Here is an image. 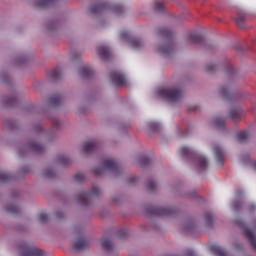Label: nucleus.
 <instances>
[{
	"instance_id": "7ed1b4c3",
	"label": "nucleus",
	"mask_w": 256,
	"mask_h": 256,
	"mask_svg": "<svg viewBox=\"0 0 256 256\" xmlns=\"http://www.w3.org/2000/svg\"><path fill=\"white\" fill-rule=\"evenodd\" d=\"M158 95L162 97V99H167L171 103H176V101H180L183 96L181 89L179 88H160L158 90Z\"/></svg>"
},
{
	"instance_id": "37998d69",
	"label": "nucleus",
	"mask_w": 256,
	"mask_h": 256,
	"mask_svg": "<svg viewBox=\"0 0 256 256\" xmlns=\"http://www.w3.org/2000/svg\"><path fill=\"white\" fill-rule=\"evenodd\" d=\"M248 209H249V211H255L256 207H255L254 204H250V205L248 206Z\"/></svg>"
},
{
	"instance_id": "6ab92c4d",
	"label": "nucleus",
	"mask_w": 256,
	"mask_h": 256,
	"mask_svg": "<svg viewBox=\"0 0 256 256\" xmlns=\"http://www.w3.org/2000/svg\"><path fill=\"white\" fill-rule=\"evenodd\" d=\"M179 154L182 155V157H191L193 150L187 146H182L179 149Z\"/></svg>"
},
{
	"instance_id": "7c9ffc66",
	"label": "nucleus",
	"mask_w": 256,
	"mask_h": 256,
	"mask_svg": "<svg viewBox=\"0 0 256 256\" xmlns=\"http://www.w3.org/2000/svg\"><path fill=\"white\" fill-rule=\"evenodd\" d=\"M154 9L157 13H165V6L161 2H155Z\"/></svg>"
},
{
	"instance_id": "864d4df0",
	"label": "nucleus",
	"mask_w": 256,
	"mask_h": 256,
	"mask_svg": "<svg viewBox=\"0 0 256 256\" xmlns=\"http://www.w3.org/2000/svg\"><path fill=\"white\" fill-rule=\"evenodd\" d=\"M200 161H207V159L206 158H201Z\"/></svg>"
},
{
	"instance_id": "b1692460",
	"label": "nucleus",
	"mask_w": 256,
	"mask_h": 256,
	"mask_svg": "<svg viewBox=\"0 0 256 256\" xmlns=\"http://www.w3.org/2000/svg\"><path fill=\"white\" fill-rule=\"evenodd\" d=\"M236 25L240 27V29H243L245 27V14H239L236 19Z\"/></svg>"
},
{
	"instance_id": "20e7f679",
	"label": "nucleus",
	"mask_w": 256,
	"mask_h": 256,
	"mask_svg": "<svg viewBox=\"0 0 256 256\" xmlns=\"http://www.w3.org/2000/svg\"><path fill=\"white\" fill-rule=\"evenodd\" d=\"M113 173L117 175V173H121V168L117 166V162L115 161H107L104 162L103 166H98L93 169V173L96 176L103 175V173Z\"/></svg>"
},
{
	"instance_id": "f3484780",
	"label": "nucleus",
	"mask_w": 256,
	"mask_h": 256,
	"mask_svg": "<svg viewBox=\"0 0 256 256\" xmlns=\"http://www.w3.org/2000/svg\"><path fill=\"white\" fill-rule=\"evenodd\" d=\"M102 248H103V251H105L106 253H111L113 251V244L111 243V240L103 239Z\"/></svg>"
},
{
	"instance_id": "8fccbe9b",
	"label": "nucleus",
	"mask_w": 256,
	"mask_h": 256,
	"mask_svg": "<svg viewBox=\"0 0 256 256\" xmlns=\"http://www.w3.org/2000/svg\"><path fill=\"white\" fill-rule=\"evenodd\" d=\"M56 217H58L59 219H61V217H63V213L57 212V213H56Z\"/></svg>"
},
{
	"instance_id": "4468645a",
	"label": "nucleus",
	"mask_w": 256,
	"mask_h": 256,
	"mask_svg": "<svg viewBox=\"0 0 256 256\" xmlns=\"http://www.w3.org/2000/svg\"><path fill=\"white\" fill-rule=\"evenodd\" d=\"M82 149L84 153H91L97 149V142L95 140L87 141L83 144Z\"/></svg>"
},
{
	"instance_id": "423d86ee",
	"label": "nucleus",
	"mask_w": 256,
	"mask_h": 256,
	"mask_svg": "<svg viewBox=\"0 0 256 256\" xmlns=\"http://www.w3.org/2000/svg\"><path fill=\"white\" fill-rule=\"evenodd\" d=\"M120 39H123L124 41H129L132 49H141V47H143L142 40L139 38H131L129 32L127 31H122L120 33Z\"/></svg>"
},
{
	"instance_id": "473e14b6",
	"label": "nucleus",
	"mask_w": 256,
	"mask_h": 256,
	"mask_svg": "<svg viewBox=\"0 0 256 256\" xmlns=\"http://www.w3.org/2000/svg\"><path fill=\"white\" fill-rule=\"evenodd\" d=\"M205 222L206 225H213V214L211 212L205 213Z\"/></svg>"
},
{
	"instance_id": "9d476101",
	"label": "nucleus",
	"mask_w": 256,
	"mask_h": 256,
	"mask_svg": "<svg viewBox=\"0 0 256 256\" xmlns=\"http://www.w3.org/2000/svg\"><path fill=\"white\" fill-rule=\"evenodd\" d=\"M72 247L75 251H85V249H89V240L83 234H80Z\"/></svg>"
},
{
	"instance_id": "58836bf2",
	"label": "nucleus",
	"mask_w": 256,
	"mask_h": 256,
	"mask_svg": "<svg viewBox=\"0 0 256 256\" xmlns=\"http://www.w3.org/2000/svg\"><path fill=\"white\" fill-rule=\"evenodd\" d=\"M198 167H199V169H207V167H209V162H207V161H200L198 163Z\"/></svg>"
},
{
	"instance_id": "f704fd0d",
	"label": "nucleus",
	"mask_w": 256,
	"mask_h": 256,
	"mask_svg": "<svg viewBox=\"0 0 256 256\" xmlns=\"http://www.w3.org/2000/svg\"><path fill=\"white\" fill-rule=\"evenodd\" d=\"M214 125L216 127H225V120L224 119H221V118H216L214 120Z\"/></svg>"
},
{
	"instance_id": "a18cd8bd",
	"label": "nucleus",
	"mask_w": 256,
	"mask_h": 256,
	"mask_svg": "<svg viewBox=\"0 0 256 256\" xmlns=\"http://www.w3.org/2000/svg\"><path fill=\"white\" fill-rule=\"evenodd\" d=\"M187 256H195V252L193 250H188Z\"/></svg>"
},
{
	"instance_id": "9b49d317",
	"label": "nucleus",
	"mask_w": 256,
	"mask_h": 256,
	"mask_svg": "<svg viewBox=\"0 0 256 256\" xmlns=\"http://www.w3.org/2000/svg\"><path fill=\"white\" fill-rule=\"evenodd\" d=\"M243 233L246 239H248L252 249L256 251V237L253 231H251L249 228H243Z\"/></svg>"
},
{
	"instance_id": "ddd939ff",
	"label": "nucleus",
	"mask_w": 256,
	"mask_h": 256,
	"mask_svg": "<svg viewBox=\"0 0 256 256\" xmlns=\"http://www.w3.org/2000/svg\"><path fill=\"white\" fill-rule=\"evenodd\" d=\"M188 41L194 45H199L203 43V36L201 34H197L196 32H190L188 34Z\"/></svg>"
},
{
	"instance_id": "c85d7f7f",
	"label": "nucleus",
	"mask_w": 256,
	"mask_h": 256,
	"mask_svg": "<svg viewBox=\"0 0 256 256\" xmlns=\"http://www.w3.org/2000/svg\"><path fill=\"white\" fill-rule=\"evenodd\" d=\"M55 0H37V7H47V5H51Z\"/></svg>"
},
{
	"instance_id": "de8ad7c7",
	"label": "nucleus",
	"mask_w": 256,
	"mask_h": 256,
	"mask_svg": "<svg viewBox=\"0 0 256 256\" xmlns=\"http://www.w3.org/2000/svg\"><path fill=\"white\" fill-rule=\"evenodd\" d=\"M135 181H137V178H136V177H133V178H130V179H129V183H135Z\"/></svg>"
},
{
	"instance_id": "72a5a7b5",
	"label": "nucleus",
	"mask_w": 256,
	"mask_h": 256,
	"mask_svg": "<svg viewBox=\"0 0 256 256\" xmlns=\"http://www.w3.org/2000/svg\"><path fill=\"white\" fill-rule=\"evenodd\" d=\"M49 219V216L46 213H40L38 215V221H40V223H47V220Z\"/></svg>"
},
{
	"instance_id": "5fc2aeb1",
	"label": "nucleus",
	"mask_w": 256,
	"mask_h": 256,
	"mask_svg": "<svg viewBox=\"0 0 256 256\" xmlns=\"http://www.w3.org/2000/svg\"><path fill=\"white\" fill-rule=\"evenodd\" d=\"M219 163H220L221 167H223V161H220Z\"/></svg>"
},
{
	"instance_id": "6e6d98bb",
	"label": "nucleus",
	"mask_w": 256,
	"mask_h": 256,
	"mask_svg": "<svg viewBox=\"0 0 256 256\" xmlns=\"http://www.w3.org/2000/svg\"><path fill=\"white\" fill-rule=\"evenodd\" d=\"M254 169H255V171H256V162L254 163Z\"/></svg>"
},
{
	"instance_id": "2f4dec72",
	"label": "nucleus",
	"mask_w": 256,
	"mask_h": 256,
	"mask_svg": "<svg viewBox=\"0 0 256 256\" xmlns=\"http://www.w3.org/2000/svg\"><path fill=\"white\" fill-rule=\"evenodd\" d=\"M129 235V229L127 228H122L118 231V237L119 239H125Z\"/></svg>"
},
{
	"instance_id": "f03ea898",
	"label": "nucleus",
	"mask_w": 256,
	"mask_h": 256,
	"mask_svg": "<svg viewBox=\"0 0 256 256\" xmlns=\"http://www.w3.org/2000/svg\"><path fill=\"white\" fill-rule=\"evenodd\" d=\"M103 11H111L115 15H123L125 9H123V6L121 5L112 6L105 2L96 3L90 7V13H93L94 15H97L98 13H103Z\"/></svg>"
},
{
	"instance_id": "bb28decb",
	"label": "nucleus",
	"mask_w": 256,
	"mask_h": 256,
	"mask_svg": "<svg viewBox=\"0 0 256 256\" xmlns=\"http://www.w3.org/2000/svg\"><path fill=\"white\" fill-rule=\"evenodd\" d=\"M4 105H6V107H15V105H17V97L12 96V97L8 98L4 102Z\"/></svg>"
},
{
	"instance_id": "412c9836",
	"label": "nucleus",
	"mask_w": 256,
	"mask_h": 256,
	"mask_svg": "<svg viewBox=\"0 0 256 256\" xmlns=\"http://www.w3.org/2000/svg\"><path fill=\"white\" fill-rule=\"evenodd\" d=\"M211 251L216 256H227V252L219 246H211Z\"/></svg>"
},
{
	"instance_id": "cd10ccee",
	"label": "nucleus",
	"mask_w": 256,
	"mask_h": 256,
	"mask_svg": "<svg viewBox=\"0 0 256 256\" xmlns=\"http://www.w3.org/2000/svg\"><path fill=\"white\" fill-rule=\"evenodd\" d=\"M247 139H249V133H247V131L238 133L237 141H239L240 143H243L244 141H247Z\"/></svg>"
},
{
	"instance_id": "4c0bfd02",
	"label": "nucleus",
	"mask_w": 256,
	"mask_h": 256,
	"mask_svg": "<svg viewBox=\"0 0 256 256\" xmlns=\"http://www.w3.org/2000/svg\"><path fill=\"white\" fill-rule=\"evenodd\" d=\"M220 95L224 98H227V96L229 95V87L220 88Z\"/></svg>"
},
{
	"instance_id": "a878e982",
	"label": "nucleus",
	"mask_w": 256,
	"mask_h": 256,
	"mask_svg": "<svg viewBox=\"0 0 256 256\" xmlns=\"http://www.w3.org/2000/svg\"><path fill=\"white\" fill-rule=\"evenodd\" d=\"M5 210L7 211V213H13L14 215L19 213V208L17 205L15 204H9L6 206Z\"/></svg>"
},
{
	"instance_id": "603ef678",
	"label": "nucleus",
	"mask_w": 256,
	"mask_h": 256,
	"mask_svg": "<svg viewBox=\"0 0 256 256\" xmlns=\"http://www.w3.org/2000/svg\"><path fill=\"white\" fill-rule=\"evenodd\" d=\"M37 130H38V131H42L41 126H38V127H37Z\"/></svg>"
},
{
	"instance_id": "c9c22d12",
	"label": "nucleus",
	"mask_w": 256,
	"mask_h": 256,
	"mask_svg": "<svg viewBox=\"0 0 256 256\" xmlns=\"http://www.w3.org/2000/svg\"><path fill=\"white\" fill-rule=\"evenodd\" d=\"M74 180L76 183H81V181H85V174L83 173H78L74 176Z\"/></svg>"
},
{
	"instance_id": "f257e3e1",
	"label": "nucleus",
	"mask_w": 256,
	"mask_h": 256,
	"mask_svg": "<svg viewBox=\"0 0 256 256\" xmlns=\"http://www.w3.org/2000/svg\"><path fill=\"white\" fill-rule=\"evenodd\" d=\"M159 35L161 37H164V39L167 40V43L158 47L156 51L160 55H171L173 51H175V47L173 46V40H171L173 37V32H171V30H168L167 28H161L159 30Z\"/></svg>"
},
{
	"instance_id": "a19ab883",
	"label": "nucleus",
	"mask_w": 256,
	"mask_h": 256,
	"mask_svg": "<svg viewBox=\"0 0 256 256\" xmlns=\"http://www.w3.org/2000/svg\"><path fill=\"white\" fill-rule=\"evenodd\" d=\"M58 161H69V156H67L65 154H60L58 156Z\"/></svg>"
},
{
	"instance_id": "f8f14e48",
	"label": "nucleus",
	"mask_w": 256,
	"mask_h": 256,
	"mask_svg": "<svg viewBox=\"0 0 256 256\" xmlns=\"http://www.w3.org/2000/svg\"><path fill=\"white\" fill-rule=\"evenodd\" d=\"M27 151H32L33 153H43L45 151V146L39 144V142H30Z\"/></svg>"
},
{
	"instance_id": "5701e85b",
	"label": "nucleus",
	"mask_w": 256,
	"mask_h": 256,
	"mask_svg": "<svg viewBox=\"0 0 256 256\" xmlns=\"http://www.w3.org/2000/svg\"><path fill=\"white\" fill-rule=\"evenodd\" d=\"M81 75L82 77L89 78L91 75H93V69H91L89 66H84L81 68Z\"/></svg>"
},
{
	"instance_id": "dca6fc26",
	"label": "nucleus",
	"mask_w": 256,
	"mask_h": 256,
	"mask_svg": "<svg viewBox=\"0 0 256 256\" xmlns=\"http://www.w3.org/2000/svg\"><path fill=\"white\" fill-rule=\"evenodd\" d=\"M229 118L233 121H240L241 120V110L240 108H234L230 111Z\"/></svg>"
},
{
	"instance_id": "49530a36",
	"label": "nucleus",
	"mask_w": 256,
	"mask_h": 256,
	"mask_svg": "<svg viewBox=\"0 0 256 256\" xmlns=\"http://www.w3.org/2000/svg\"><path fill=\"white\" fill-rule=\"evenodd\" d=\"M53 126L59 127V120H53Z\"/></svg>"
},
{
	"instance_id": "6e6552de",
	"label": "nucleus",
	"mask_w": 256,
	"mask_h": 256,
	"mask_svg": "<svg viewBox=\"0 0 256 256\" xmlns=\"http://www.w3.org/2000/svg\"><path fill=\"white\" fill-rule=\"evenodd\" d=\"M21 255L22 256H43V250L36 248L34 246H29L24 244L21 247Z\"/></svg>"
},
{
	"instance_id": "c03bdc74",
	"label": "nucleus",
	"mask_w": 256,
	"mask_h": 256,
	"mask_svg": "<svg viewBox=\"0 0 256 256\" xmlns=\"http://www.w3.org/2000/svg\"><path fill=\"white\" fill-rule=\"evenodd\" d=\"M233 207H234V209H238V208L241 207V204H239V202H235V203L233 204Z\"/></svg>"
},
{
	"instance_id": "a211bd4d",
	"label": "nucleus",
	"mask_w": 256,
	"mask_h": 256,
	"mask_svg": "<svg viewBox=\"0 0 256 256\" xmlns=\"http://www.w3.org/2000/svg\"><path fill=\"white\" fill-rule=\"evenodd\" d=\"M60 103H63V97L61 95H54L50 98V105L52 107H59Z\"/></svg>"
},
{
	"instance_id": "4be33fe9",
	"label": "nucleus",
	"mask_w": 256,
	"mask_h": 256,
	"mask_svg": "<svg viewBox=\"0 0 256 256\" xmlns=\"http://www.w3.org/2000/svg\"><path fill=\"white\" fill-rule=\"evenodd\" d=\"M9 181H13V176L7 172H0V183H9Z\"/></svg>"
},
{
	"instance_id": "39448f33",
	"label": "nucleus",
	"mask_w": 256,
	"mask_h": 256,
	"mask_svg": "<svg viewBox=\"0 0 256 256\" xmlns=\"http://www.w3.org/2000/svg\"><path fill=\"white\" fill-rule=\"evenodd\" d=\"M176 209L173 207H157L152 206L148 208L149 215H156V217H169L175 213Z\"/></svg>"
},
{
	"instance_id": "c756f323",
	"label": "nucleus",
	"mask_w": 256,
	"mask_h": 256,
	"mask_svg": "<svg viewBox=\"0 0 256 256\" xmlns=\"http://www.w3.org/2000/svg\"><path fill=\"white\" fill-rule=\"evenodd\" d=\"M44 176L47 177V179H53V177L56 176L55 170L53 168H48L44 171Z\"/></svg>"
},
{
	"instance_id": "79ce46f5",
	"label": "nucleus",
	"mask_w": 256,
	"mask_h": 256,
	"mask_svg": "<svg viewBox=\"0 0 256 256\" xmlns=\"http://www.w3.org/2000/svg\"><path fill=\"white\" fill-rule=\"evenodd\" d=\"M235 223H236V225L238 227H242L243 228L245 226V224L243 223V220H241V219H236Z\"/></svg>"
},
{
	"instance_id": "393cba45",
	"label": "nucleus",
	"mask_w": 256,
	"mask_h": 256,
	"mask_svg": "<svg viewBox=\"0 0 256 256\" xmlns=\"http://www.w3.org/2000/svg\"><path fill=\"white\" fill-rule=\"evenodd\" d=\"M50 77L54 80L57 81V79H59V77H61V68L56 67L54 70H52L50 72Z\"/></svg>"
},
{
	"instance_id": "09e8293b",
	"label": "nucleus",
	"mask_w": 256,
	"mask_h": 256,
	"mask_svg": "<svg viewBox=\"0 0 256 256\" xmlns=\"http://www.w3.org/2000/svg\"><path fill=\"white\" fill-rule=\"evenodd\" d=\"M233 71H234V70H233L232 67H229V68L226 69V72H227V73H233Z\"/></svg>"
},
{
	"instance_id": "0eeeda50",
	"label": "nucleus",
	"mask_w": 256,
	"mask_h": 256,
	"mask_svg": "<svg viewBox=\"0 0 256 256\" xmlns=\"http://www.w3.org/2000/svg\"><path fill=\"white\" fill-rule=\"evenodd\" d=\"M100 193L99 187H93L90 192H81L78 195V201L81 205H87L89 197H97Z\"/></svg>"
},
{
	"instance_id": "3c124183",
	"label": "nucleus",
	"mask_w": 256,
	"mask_h": 256,
	"mask_svg": "<svg viewBox=\"0 0 256 256\" xmlns=\"http://www.w3.org/2000/svg\"><path fill=\"white\" fill-rule=\"evenodd\" d=\"M140 161H149V157L144 156V157H142V158L140 159Z\"/></svg>"
},
{
	"instance_id": "1a4fd4ad",
	"label": "nucleus",
	"mask_w": 256,
	"mask_h": 256,
	"mask_svg": "<svg viewBox=\"0 0 256 256\" xmlns=\"http://www.w3.org/2000/svg\"><path fill=\"white\" fill-rule=\"evenodd\" d=\"M111 82L116 85V87H121V85H127V79L123 73L118 71H113L110 73Z\"/></svg>"
},
{
	"instance_id": "2eb2a0df",
	"label": "nucleus",
	"mask_w": 256,
	"mask_h": 256,
	"mask_svg": "<svg viewBox=\"0 0 256 256\" xmlns=\"http://www.w3.org/2000/svg\"><path fill=\"white\" fill-rule=\"evenodd\" d=\"M98 55L101 57V59L107 61L109 57H111V52L109 51V48L107 46H99Z\"/></svg>"
},
{
	"instance_id": "ea45409f",
	"label": "nucleus",
	"mask_w": 256,
	"mask_h": 256,
	"mask_svg": "<svg viewBox=\"0 0 256 256\" xmlns=\"http://www.w3.org/2000/svg\"><path fill=\"white\" fill-rule=\"evenodd\" d=\"M206 71H207L208 73H213V71H215V65H213V64H208V65L206 66Z\"/></svg>"
},
{
	"instance_id": "aec40b11",
	"label": "nucleus",
	"mask_w": 256,
	"mask_h": 256,
	"mask_svg": "<svg viewBox=\"0 0 256 256\" xmlns=\"http://www.w3.org/2000/svg\"><path fill=\"white\" fill-rule=\"evenodd\" d=\"M214 153L217 157L218 161H223L225 159V152L223 151V148L219 146L214 147Z\"/></svg>"
},
{
	"instance_id": "e433bc0d",
	"label": "nucleus",
	"mask_w": 256,
	"mask_h": 256,
	"mask_svg": "<svg viewBox=\"0 0 256 256\" xmlns=\"http://www.w3.org/2000/svg\"><path fill=\"white\" fill-rule=\"evenodd\" d=\"M146 187H147L148 191H155V187H156L155 181L148 180Z\"/></svg>"
}]
</instances>
